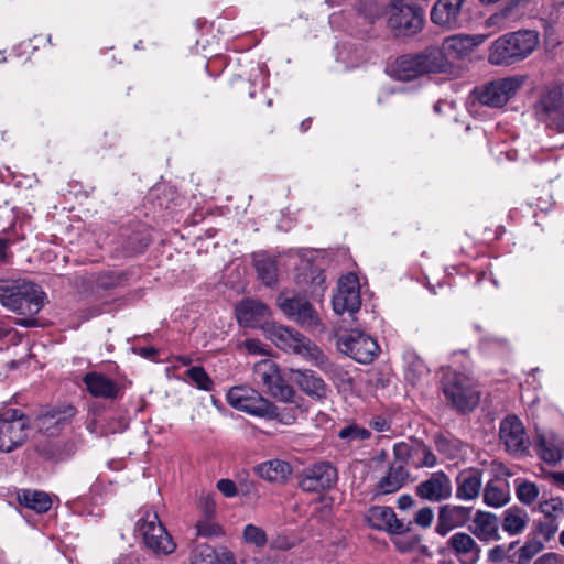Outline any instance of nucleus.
I'll return each mask as SVG.
<instances>
[{
    "mask_svg": "<svg viewBox=\"0 0 564 564\" xmlns=\"http://www.w3.org/2000/svg\"><path fill=\"white\" fill-rule=\"evenodd\" d=\"M46 294L40 285L26 279L0 278V304L24 317L15 324L22 327L37 325L35 316L44 307Z\"/></svg>",
    "mask_w": 564,
    "mask_h": 564,
    "instance_id": "nucleus-1",
    "label": "nucleus"
},
{
    "mask_svg": "<svg viewBox=\"0 0 564 564\" xmlns=\"http://www.w3.org/2000/svg\"><path fill=\"white\" fill-rule=\"evenodd\" d=\"M540 43L534 31L521 30L501 35L489 47L488 61L492 65H512L530 56Z\"/></svg>",
    "mask_w": 564,
    "mask_h": 564,
    "instance_id": "nucleus-2",
    "label": "nucleus"
},
{
    "mask_svg": "<svg viewBox=\"0 0 564 564\" xmlns=\"http://www.w3.org/2000/svg\"><path fill=\"white\" fill-rule=\"evenodd\" d=\"M263 329L278 348L313 360L319 367L327 364V357L319 347L297 330L275 323L265 324Z\"/></svg>",
    "mask_w": 564,
    "mask_h": 564,
    "instance_id": "nucleus-3",
    "label": "nucleus"
},
{
    "mask_svg": "<svg viewBox=\"0 0 564 564\" xmlns=\"http://www.w3.org/2000/svg\"><path fill=\"white\" fill-rule=\"evenodd\" d=\"M443 63L438 47H429L420 54L400 56L391 72L395 79L409 82L425 74L442 73Z\"/></svg>",
    "mask_w": 564,
    "mask_h": 564,
    "instance_id": "nucleus-4",
    "label": "nucleus"
},
{
    "mask_svg": "<svg viewBox=\"0 0 564 564\" xmlns=\"http://www.w3.org/2000/svg\"><path fill=\"white\" fill-rule=\"evenodd\" d=\"M443 391L446 399L459 413H467L475 410L479 403L480 394L476 388L474 378L464 373L447 375Z\"/></svg>",
    "mask_w": 564,
    "mask_h": 564,
    "instance_id": "nucleus-5",
    "label": "nucleus"
},
{
    "mask_svg": "<svg viewBox=\"0 0 564 564\" xmlns=\"http://www.w3.org/2000/svg\"><path fill=\"white\" fill-rule=\"evenodd\" d=\"M388 26L397 36H412L419 33L424 24V11L404 0H391L388 9Z\"/></svg>",
    "mask_w": 564,
    "mask_h": 564,
    "instance_id": "nucleus-6",
    "label": "nucleus"
},
{
    "mask_svg": "<svg viewBox=\"0 0 564 564\" xmlns=\"http://www.w3.org/2000/svg\"><path fill=\"white\" fill-rule=\"evenodd\" d=\"M29 417L18 409H7L0 413V452L11 453L28 440Z\"/></svg>",
    "mask_w": 564,
    "mask_h": 564,
    "instance_id": "nucleus-7",
    "label": "nucleus"
},
{
    "mask_svg": "<svg viewBox=\"0 0 564 564\" xmlns=\"http://www.w3.org/2000/svg\"><path fill=\"white\" fill-rule=\"evenodd\" d=\"M137 525L145 546L156 555H169L175 551L176 544L155 511L145 510Z\"/></svg>",
    "mask_w": 564,
    "mask_h": 564,
    "instance_id": "nucleus-8",
    "label": "nucleus"
},
{
    "mask_svg": "<svg viewBox=\"0 0 564 564\" xmlns=\"http://www.w3.org/2000/svg\"><path fill=\"white\" fill-rule=\"evenodd\" d=\"M524 78L510 76L491 80L474 89L475 99L489 108H502L523 86Z\"/></svg>",
    "mask_w": 564,
    "mask_h": 564,
    "instance_id": "nucleus-9",
    "label": "nucleus"
},
{
    "mask_svg": "<svg viewBox=\"0 0 564 564\" xmlns=\"http://www.w3.org/2000/svg\"><path fill=\"white\" fill-rule=\"evenodd\" d=\"M534 113L547 129L564 133V87H553L542 93L534 104Z\"/></svg>",
    "mask_w": 564,
    "mask_h": 564,
    "instance_id": "nucleus-10",
    "label": "nucleus"
},
{
    "mask_svg": "<svg viewBox=\"0 0 564 564\" xmlns=\"http://www.w3.org/2000/svg\"><path fill=\"white\" fill-rule=\"evenodd\" d=\"M227 401L232 408L256 416L279 417L278 408L250 387L231 388L227 393Z\"/></svg>",
    "mask_w": 564,
    "mask_h": 564,
    "instance_id": "nucleus-11",
    "label": "nucleus"
},
{
    "mask_svg": "<svg viewBox=\"0 0 564 564\" xmlns=\"http://www.w3.org/2000/svg\"><path fill=\"white\" fill-rule=\"evenodd\" d=\"M254 377L264 391L284 403H295V391L280 375L278 366L271 360H262L254 366Z\"/></svg>",
    "mask_w": 564,
    "mask_h": 564,
    "instance_id": "nucleus-12",
    "label": "nucleus"
},
{
    "mask_svg": "<svg viewBox=\"0 0 564 564\" xmlns=\"http://www.w3.org/2000/svg\"><path fill=\"white\" fill-rule=\"evenodd\" d=\"M336 345L340 352L360 364L371 362L379 352L377 341L357 329L338 334Z\"/></svg>",
    "mask_w": 564,
    "mask_h": 564,
    "instance_id": "nucleus-13",
    "label": "nucleus"
},
{
    "mask_svg": "<svg viewBox=\"0 0 564 564\" xmlns=\"http://www.w3.org/2000/svg\"><path fill=\"white\" fill-rule=\"evenodd\" d=\"M278 305L284 315L302 328L310 330L323 329V323L317 311L305 296L288 297L279 295Z\"/></svg>",
    "mask_w": 564,
    "mask_h": 564,
    "instance_id": "nucleus-14",
    "label": "nucleus"
},
{
    "mask_svg": "<svg viewBox=\"0 0 564 564\" xmlns=\"http://www.w3.org/2000/svg\"><path fill=\"white\" fill-rule=\"evenodd\" d=\"M499 443L513 457L524 456L530 447V437L522 421L516 415H507L499 424Z\"/></svg>",
    "mask_w": 564,
    "mask_h": 564,
    "instance_id": "nucleus-15",
    "label": "nucleus"
},
{
    "mask_svg": "<svg viewBox=\"0 0 564 564\" xmlns=\"http://www.w3.org/2000/svg\"><path fill=\"white\" fill-rule=\"evenodd\" d=\"M486 39L487 35L484 34H454L444 39L442 47L438 48L444 59L442 73L451 67L452 61L467 56L477 46L482 44Z\"/></svg>",
    "mask_w": 564,
    "mask_h": 564,
    "instance_id": "nucleus-16",
    "label": "nucleus"
},
{
    "mask_svg": "<svg viewBox=\"0 0 564 564\" xmlns=\"http://www.w3.org/2000/svg\"><path fill=\"white\" fill-rule=\"evenodd\" d=\"M332 304L334 312L338 315L344 313L352 315L359 311L361 305L360 285L355 273H347L339 279Z\"/></svg>",
    "mask_w": 564,
    "mask_h": 564,
    "instance_id": "nucleus-17",
    "label": "nucleus"
},
{
    "mask_svg": "<svg viewBox=\"0 0 564 564\" xmlns=\"http://www.w3.org/2000/svg\"><path fill=\"white\" fill-rule=\"evenodd\" d=\"M337 480V469L327 462H319L304 469L300 487L306 492H319L333 488Z\"/></svg>",
    "mask_w": 564,
    "mask_h": 564,
    "instance_id": "nucleus-18",
    "label": "nucleus"
},
{
    "mask_svg": "<svg viewBox=\"0 0 564 564\" xmlns=\"http://www.w3.org/2000/svg\"><path fill=\"white\" fill-rule=\"evenodd\" d=\"M473 507L446 503L438 508L435 533L446 536L457 528L465 527L473 517Z\"/></svg>",
    "mask_w": 564,
    "mask_h": 564,
    "instance_id": "nucleus-19",
    "label": "nucleus"
},
{
    "mask_svg": "<svg viewBox=\"0 0 564 564\" xmlns=\"http://www.w3.org/2000/svg\"><path fill=\"white\" fill-rule=\"evenodd\" d=\"M366 520L372 529L387 531L391 534H403L411 531L412 522L398 519L393 509L387 506H373L367 510Z\"/></svg>",
    "mask_w": 564,
    "mask_h": 564,
    "instance_id": "nucleus-20",
    "label": "nucleus"
},
{
    "mask_svg": "<svg viewBox=\"0 0 564 564\" xmlns=\"http://www.w3.org/2000/svg\"><path fill=\"white\" fill-rule=\"evenodd\" d=\"M416 495L431 502H440L452 497L453 486L444 471L433 473L427 479L416 486Z\"/></svg>",
    "mask_w": 564,
    "mask_h": 564,
    "instance_id": "nucleus-21",
    "label": "nucleus"
},
{
    "mask_svg": "<svg viewBox=\"0 0 564 564\" xmlns=\"http://www.w3.org/2000/svg\"><path fill=\"white\" fill-rule=\"evenodd\" d=\"M446 547L460 564H477L481 549L476 540L466 532H456L447 541Z\"/></svg>",
    "mask_w": 564,
    "mask_h": 564,
    "instance_id": "nucleus-22",
    "label": "nucleus"
},
{
    "mask_svg": "<svg viewBox=\"0 0 564 564\" xmlns=\"http://www.w3.org/2000/svg\"><path fill=\"white\" fill-rule=\"evenodd\" d=\"M466 0H437L431 10V20L446 29L459 26L462 7Z\"/></svg>",
    "mask_w": 564,
    "mask_h": 564,
    "instance_id": "nucleus-23",
    "label": "nucleus"
},
{
    "mask_svg": "<svg viewBox=\"0 0 564 564\" xmlns=\"http://www.w3.org/2000/svg\"><path fill=\"white\" fill-rule=\"evenodd\" d=\"M75 414L76 409L72 405L48 409L37 416L36 425L40 431L54 435L63 425L69 422Z\"/></svg>",
    "mask_w": 564,
    "mask_h": 564,
    "instance_id": "nucleus-24",
    "label": "nucleus"
},
{
    "mask_svg": "<svg viewBox=\"0 0 564 564\" xmlns=\"http://www.w3.org/2000/svg\"><path fill=\"white\" fill-rule=\"evenodd\" d=\"M236 316L240 325L257 327L270 316V308L261 301L245 300L236 306Z\"/></svg>",
    "mask_w": 564,
    "mask_h": 564,
    "instance_id": "nucleus-25",
    "label": "nucleus"
},
{
    "mask_svg": "<svg viewBox=\"0 0 564 564\" xmlns=\"http://www.w3.org/2000/svg\"><path fill=\"white\" fill-rule=\"evenodd\" d=\"M479 469L462 470L456 477V498L463 501L475 500L479 497L482 479Z\"/></svg>",
    "mask_w": 564,
    "mask_h": 564,
    "instance_id": "nucleus-26",
    "label": "nucleus"
},
{
    "mask_svg": "<svg viewBox=\"0 0 564 564\" xmlns=\"http://www.w3.org/2000/svg\"><path fill=\"white\" fill-rule=\"evenodd\" d=\"M83 382L87 391L95 398L116 399L120 392L118 382L101 372L91 371L86 373Z\"/></svg>",
    "mask_w": 564,
    "mask_h": 564,
    "instance_id": "nucleus-27",
    "label": "nucleus"
},
{
    "mask_svg": "<svg viewBox=\"0 0 564 564\" xmlns=\"http://www.w3.org/2000/svg\"><path fill=\"white\" fill-rule=\"evenodd\" d=\"M473 519L471 532L482 542H491L498 540L499 536V519L496 514L487 511L478 510Z\"/></svg>",
    "mask_w": 564,
    "mask_h": 564,
    "instance_id": "nucleus-28",
    "label": "nucleus"
},
{
    "mask_svg": "<svg viewBox=\"0 0 564 564\" xmlns=\"http://www.w3.org/2000/svg\"><path fill=\"white\" fill-rule=\"evenodd\" d=\"M295 382L312 399L322 401L327 398L328 386L312 370H296Z\"/></svg>",
    "mask_w": 564,
    "mask_h": 564,
    "instance_id": "nucleus-29",
    "label": "nucleus"
},
{
    "mask_svg": "<svg viewBox=\"0 0 564 564\" xmlns=\"http://www.w3.org/2000/svg\"><path fill=\"white\" fill-rule=\"evenodd\" d=\"M409 477L408 469L402 465H390L384 477H382L373 488V496L379 497L398 491L403 487Z\"/></svg>",
    "mask_w": 564,
    "mask_h": 564,
    "instance_id": "nucleus-30",
    "label": "nucleus"
},
{
    "mask_svg": "<svg viewBox=\"0 0 564 564\" xmlns=\"http://www.w3.org/2000/svg\"><path fill=\"white\" fill-rule=\"evenodd\" d=\"M536 449L544 462L556 465L564 457V441L555 435H542L538 440Z\"/></svg>",
    "mask_w": 564,
    "mask_h": 564,
    "instance_id": "nucleus-31",
    "label": "nucleus"
},
{
    "mask_svg": "<svg viewBox=\"0 0 564 564\" xmlns=\"http://www.w3.org/2000/svg\"><path fill=\"white\" fill-rule=\"evenodd\" d=\"M191 564H237L230 552L218 554L206 543L197 544L191 554Z\"/></svg>",
    "mask_w": 564,
    "mask_h": 564,
    "instance_id": "nucleus-32",
    "label": "nucleus"
},
{
    "mask_svg": "<svg viewBox=\"0 0 564 564\" xmlns=\"http://www.w3.org/2000/svg\"><path fill=\"white\" fill-rule=\"evenodd\" d=\"M257 474L270 482L282 484L292 474V467L284 460L271 459L258 465Z\"/></svg>",
    "mask_w": 564,
    "mask_h": 564,
    "instance_id": "nucleus-33",
    "label": "nucleus"
},
{
    "mask_svg": "<svg viewBox=\"0 0 564 564\" xmlns=\"http://www.w3.org/2000/svg\"><path fill=\"white\" fill-rule=\"evenodd\" d=\"M510 499L509 485L506 480L495 479L487 482L484 489V502L492 508H500Z\"/></svg>",
    "mask_w": 564,
    "mask_h": 564,
    "instance_id": "nucleus-34",
    "label": "nucleus"
},
{
    "mask_svg": "<svg viewBox=\"0 0 564 564\" xmlns=\"http://www.w3.org/2000/svg\"><path fill=\"white\" fill-rule=\"evenodd\" d=\"M18 501L21 506L37 513H45L52 507L50 495L39 490L23 489L19 491Z\"/></svg>",
    "mask_w": 564,
    "mask_h": 564,
    "instance_id": "nucleus-35",
    "label": "nucleus"
},
{
    "mask_svg": "<svg viewBox=\"0 0 564 564\" xmlns=\"http://www.w3.org/2000/svg\"><path fill=\"white\" fill-rule=\"evenodd\" d=\"M529 521L525 510L518 507H511L503 511L502 529L510 535L521 533Z\"/></svg>",
    "mask_w": 564,
    "mask_h": 564,
    "instance_id": "nucleus-36",
    "label": "nucleus"
},
{
    "mask_svg": "<svg viewBox=\"0 0 564 564\" xmlns=\"http://www.w3.org/2000/svg\"><path fill=\"white\" fill-rule=\"evenodd\" d=\"M253 264L258 273V278L267 286H273L278 282V265L275 260L267 254H256Z\"/></svg>",
    "mask_w": 564,
    "mask_h": 564,
    "instance_id": "nucleus-37",
    "label": "nucleus"
},
{
    "mask_svg": "<svg viewBox=\"0 0 564 564\" xmlns=\"http://www.w3.org/2000/svg\"><path fill=\"white\" fill-rule=\"evenodd\" d=\"M185 373L197 389L203 391H212L214 389V381L203 367H191Z\"/></svg>",
    "mask_w": 564,
    "mask_h": 564,
    "instance_id": "nucleus-38",
    "label": "nucleus"
},
{
    "mask_svg": "<svg viewBox=\"0 0 564 564\" xmlns=\"http://www.w3.org/2000/svg\"><path fill=\"white\" fill-rule=\"evenodd\" d=\"M539 508L545 519L560 521L564 517V501L558 497L542 501Z\"/></svg>",
    "mask_w": 564,
    "mask_h": 564,
    "instance_id": "nucleus-39",
    "label": "nucleus"
},
{
    "mask_svg": "<svg viewBox=\"0 0 564 564\" xmlns=\"http://www.w3.org/2000/svg\"><path fill=\"white\" fill-rule=\"evenodd\" d=\"M370 435L367 429L357 424L347 425L338 432L339 438L346 440L350 444L364 442L368 440Z\"/></svg>",
    "mask_w": 564,
    "mask_h": 564,
    "instance_id": "nucleus-40",
    "label": "nucleus"
},
{
    "mask_svg": "<svg viewBox=\"0 0 564 564\" xmlns=\"http://www.w3.org/2000/svg\"><path fill=\"white\" fill-rule=\"evenodd\" d=\"M243 539L247 543L262 549L268 543V538L264 530L254 524H247L243 529Z\"/></svg>",
    "mask_w": 564,
    "mask_h": 564,
    "instance_id": "nucleus-41",
    "label": "nucleus"
},
{
    "mask_svg": "<svg viewBox=\"0 0 564 564\" xmlns=\"http://www.w3.org/2000/svg\"><path fill=\"white\" fill-rule=\"evenodd\" d=\"M517 482V497L524 505H531L539 496V488L534 482L520 481Z\"/></svg>",
    "mask_w": 564,
    "mask_h": 564,
    "instance_id": "nucleus-42",
    "label": "nucleus"
},
{
    "mask_svg": "<svg viewBox=\"0 0 564 564\" xmlns=\"http://www.w3.org/2000/svg\"><path fill=\"white\" fill-rule=\"evenodd\" d=\"M543 547L540 542H529L521 546L518 552V564H528Z\"/></svg>",
    "mask_w": 564,
    "mask_h": 564,
    "instance_id": "nucleus-43",
    "label": "nucleus"
},
{
    "mask_svg": "<svg viewBox=\"0 0 564 564\" xmlns=\"http://www.w3.org/2000/svg\"><path fill=\"white\" fill-rule=\"evenodd\" d=\"M429 370L420 358H413L406 367V379L414 384L420 378L427 375Z\"/></svg>",
    "mask_w": 564,
    "mask_h": 564,
    "instance_id": "nucleus-44",
    "label": "nucleus"
},
{
    "mask_svg": "<svg viewBox=\"0 0 564 564\" xmlns=\"http://www.w3.org/2000/svg\"><path fill=\"white\" fill-rule=\"evenodd\" d=\"M197 535L204 538H212L221 534V529L218 524H216L212 518L205 517V519L199 520L196 523Z\"/></svg>",
    "mask_w": 564,
    "mask_h": 564,
    "instance_id": "nucleus-45",
    "label": "nucleus"
},
{
    "mask_svg": "<svg viewBox=\"0 0 564 564\" xmlns=\"http://www.w3.org/2000/svg\"><path fill=\"white\" fill-rule=\"evenodd\" d=\"M325 274L322 270L314 269L311 271V288L310 292L316 296H323L326 290L325 286Z\"/></svg>",
    "mask_w": 564,
    "mask_h": 564,
    "instance_id": "nucleus-46",
    "label": "nucleus"
},
{
    "mask_svg": "<svg viewBox=\"0 0 564 564\" xmlns=\"http://www.w3.org/2000/svg\"><path fill=\"white\" fill-rule=\"evenodd\" d=\"M394 462L391 465H402L405 467L412 455V448L404 442L397 443L393 447Z\"/></svg>",
    "mask_w": 564,
    "mask_h": 564,
    "instance_id": "nucleus-47",
    "label": "nucleus"
},
{
    "mask_svg": "<svg viewBox=\"0 0 564 564\" xmlns=\"http://www.w3.org/2000/svg\"><path fill=\"white\" fill-rule=\"evenodd\" d=\"M121 283V276L119 274H116L113 272H107L99 274L96 280L95 284L98 289L102 290H110L116 288Z\"/></svg>",
    "mask_w": 564,
    "mask_h": 564,
    "instance_id": "nucleus-48",
    "label": "nucleus"
},
{
    "mask_svg": "<svg viewBox=\"0 0 564 564\" xmlns=\"http://www.w3.org/2000/svg\"><path fill=\"white\" fill-rule=\"evenodd\" d=\"M296 544V539L288 533H279L271 541V547L278 550H290Z\"/></svg>",
    "mask_w": 564,
    "mask_h": 564,
    "instance_id": "nucleus-49",
    "label": "nucleus"
},
{
    "mask_svg": "<svg viewBox=\"0 0 564 564\" xmlns=\"http://www.w3.org/2000/svg\"><path fill=\"white\" fill-rule=\"evenodd\" d=\"M434 519V512L431 507L421 508L414 517V522L421 528H430Z\"/></svg>",
    "mask_w": 564,
    "mask_h": 564,
    "instance_id": "nucleus-50",
    "label": "nucleus"
},
{
    "mask_svg": "<svg viewBox=\"0 0 564 564\" xmlns=\"http://www.w3.org/2000/svg\"><path fill=\"white\" fill-rule=\"evenodd\" d=\"M558 530V521L544 519L539 523V532L545 540H551Z\"/></svg>",
    "mask_w": 564,
    "mask_h": 564,
    "instance_id": "nucleus-51",
    "label": "nucleus"
},
{
    "mask_svg": "<svg viewBox=\"0 0 564 564\" xmlns=\"http://www.w3.org/2000/svg\"><path fill=\"white\" fill-rule=\"evenodd\" d=\"M216 487L227 498H232L238 494L236 484L228 478H223L218 480Z\"/></svg>",
    "mask_w": 564,
    "mask_h": 564,
    "instance_id": "nucleus-52",
    "label": "nucleus"
},
{
    "mask_svg": "<svg viewBox=\"0 0 564 564\" xmlns=\"http://www.w3.org/2000/svg\"><path fill=\"white\" fill-rule=\"evenodd\" d=\"M200 508L207 518H213L216 511V502L213 494H207L200 498Z\"/></svg>",
    "mask_w": 564,
    "mask_h": 564,
    "instance_id": "nucleus-53",
    "label": "nucleus"
},
{
    "mask_svg": "<svg viewBox=\"0 0 564 564\" xmlns=\"http://www.w3.org/2000/svg\"><path fill=\"white\" fill-rule=\"evenodd\" d=\"M369 425L377 432H387L391 429V422L382 415L371 417Z\"/></svg>",
    "mask_w": 564,
    "mask_h": 564,
    "instance_id": "nucleus-54",
    "label": "nucleus"
},
{
    "mask_svg": "<svg viewBox=\"0 0 564 564\" xmlns=\"http://www.w3.org/2000/svg\"><path fill=\"white\" fill-rule=\"evenodd\" d=\"M242 347H245L250 354L253 355H265V349L262 346V343L258 339H246L242 344Z\"/></svg>",
    "mask_w": 564,
    "mask_h": 564,
    "instance_id": "nucleus-55",
    "label": "nucleus"
},
{
    "mask_svg": "<svg viewBox=\"0 0 564 564\" xmlns=\"http://www.w3.org/2000/svg\"><path fill=\"white\" fill-rule=\"evenodd\" d=\"M533 564H564V557L556 553H545L536 558Z\"/></svg>",
    "mask_w": 564,
    "mask_h": 564,
    "instance_id": "nucleus-56",
    "label": "nucleus"
},
{
    "mask_svg": "<svg viewBox=\"0 0 564 564\" xmlns=\"http://www.w3.org/2000/svg\"><path fill=\"white\" fill-rule=\"evenodd\" d=\"M422 452L423 460L420 465H424L427 467H433L436 465L437 459L436 456L431 452V449L424 445L419 448Z\"/></svg>",
    "mask_w": 564,
    "mask_h": 564,
    "instance_id": "nucleus-57",
    "label": "nucleus"
},
{
    "mask_svg": "<svg viewBox=\"0 0 564 564\" xmlns=\"http://www.w3.org/2000/svg\"><path fill=\"white\" fill-rule=\"evenodd\" d=\"M506 557V551L501 545H497L489 550L488 552V558L492 563H500Z\"/></svg>",
    "mask_w": 564,
    "mask_h": 564,
    "instance_id": "nucleus-58",
    "label": "nucleus"
},
{
    "mask_svg": "<svg viewBox=\"0 0 564 564\" xmlns=\"http://www.w3.org/2000/svg\"><path fill=\"white\" fill-rule=\"evenodd\" d=\"M546 478L550 482L561 489H564V470L563 471H552L546 475Z\"/></svg>",
    "mask_w": 564,
    "mask_h": 564,
    "instance_id": "nucleus-59",
    "label": "nucleus"
},
{
    "mask_svg": "<svg viewBox=\"0 0 564 564\" xmlns=\"http://www.w3.org/2000/svg\"><path fill=\"white\" fill-rule=\"evenodd\" d=\"M413 503V498L410 495H402L398 498V507L402 510L411 508Z\"/></svg>",
    "mask_w": 564,
    "mask_h": 564,
    "instance_id": "nucleus-60",
    "label": "nucleus"
},
{
    "mask_svg": "<svg viewBox=\"0 0 564 564\" xmlns=\"http://www.w3.org/2000/svg\"><path fill=\"white\" fill-rule=\"evenodd\" d=\"M9 240L0 238V263L7 262Z\"/></svg>",
    "mask_w": 564,
    "mask_h": 564,
    "instance_id": "nucleus-61",
    "label": "nucleus"
},
{
    "mask_svg": "<svg viewBox=\"0 0 564 564\" xmlns=\"http://www.w3.org/2000/svg\"><path fill=\"white\" fill-rule=\"evenodd\" d=\"M495 466H496L495 469H496L497 475H511L509 469L506 468L503 465L499 464V465H495Z\"/></svg>",
    "mask_w": 564,
    "mask_h": 564,
    "instance_id": "nucleus-62",
    "label": "nucleus"
},
{
    "mask_svg": "<svg viewBox=\"0 0 564 564\" xmlns=\"http://www.w3.org/2000/svg\"><path fill=\"white\" fill-rule=\"evenodd\" d=\"M177 360L184 366H187L192 362V359L187 356H180Z\"/></svg>",
    "mask_w": 564,
    "mask_h": 564,
    "instance_id": "nucleus-63",
    "label": "nucleus"
},
{
    "mask_svg": "<svg viewBox=\"0 0 564 564\" xmlns=\"http://www.w3.org/2000/svg\"><path fill=\"white\" fill-rule=\"evenodd\" d=\"M154 352H155V350L153 348H143L142 349V355L145 356V357H149V356H151Z\"/></svg>",
    "mask_w": 564,
    "mask_h": 564,
    "instance_id": "nucleus-64",
    "label": "nucleus"
}]
</instances>
